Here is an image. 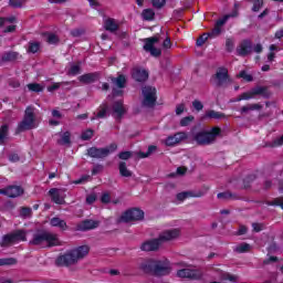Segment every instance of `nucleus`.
Listing matches in <instances>:
<instances>
[{"label": "nucleus", "mask_w": 283, "mask_h": 283, "mask_svg": "<svg viewBox=\"0 0 283 283\" xmlns=\"http://www.w3.org/2000/svg\"><path fill=\"white\" fill-rule=\"evenodd\" d=\"M59 41H61L56 34L54 33H48L46 43L49 45H57Z\"/></svg>", "instance_id": "48"}, {"label": "nucleus", "mask_w": 283, "mask_h": 283, "mask_svg": "<svg viewBox=\"0 0 283 283\" xmlns=\"http://www.w3.org/2000/svg\"><path fill=\"white\" fill-rule=\"evenodd\" d=\"M49 196L55 205H65V198L61 197V190L59 188H51Z\"/></svg>", "instance_id": "20"}, {"label": "nucleus", "mask_w": 283, "mask_h": 283, "mask_svg": "<svg viewBox=\"0 0 283 283\" xmlns=\"http://www.w3.org/2000/svg\"><path fill=\"white\" fill-rule=\"evenodd\" d=\"M0 195L7 196V198H19V196H23V188L21 186H8L0 189Z\"/></svg>", "instance_id": "12"}, {"label": "nucleus", "mask_w": 283, "mask_h": 283, "mask_svg": "<svg viewBox=\"0 0 283 283\" xmlns=\"http://www.w3.org/2000/svg\"><path fill=\"white\" fill-rule=\"evenodd\" d=\"M11 237L13 239V243L18 244V242H27L28 241V232L25 230H15L11 232Z\"/></svg>", "instance_id": "24"}, {"label": "nucleus", "mask_w": 283, "mask_h": 283, "mask_svg": "<svg viewBox=\"0 0 283 283\" xmlns=\"http://www.w3.org/2000/svg\"><path fill=\"white\" fill-rule=\"evenodd\" d=\"M138 269L145 275H153L154 277H165L171 273V265L169 261L144 259L138 264Z\"/></svg>", "instance_id": "1"}, {"label": "nucleus", "mask_w": 283, "mask_h": 283, "mask_svg": "<svg viewBox=\"0 0 283 283\" xmlns=\"http://www.w3.org/2000/svg\"><path fill=\"white\" fill-rule=\"evenodd\" d=\"M108 111H109V106L107 104H102L99 106L98 113L96 114V118H106Z\"/></svg>", "instance_id": "41"}, {"label": "nucleus", "mask_w": 283, "mask_h": 283, "mask_svg": "<svg viewBox=\"0 0 283 283\" xmlns=\"http://www.w3.org/2000/svg\"><path fill=\"white\" fill-rule=\"evenodd\" d=\"M252 94L254 96H262L263 98H271L273 96V93L269 91L268 86H256L252 88Z\"/></svg>", "instance_id": "23"}, {"label": "nucleus", "mask_w": 283, "mask_h": 283, "mask_svg": "<svg viewBox=\"0 0 283 283\" xmlns=\"http://www.w3.org/2000/svg\"><path fill=\"white\" fill-rule=\"evenodd\" d=\"M142 94L144 96L143 104L146 107H154V105H156V101H158V97L156 96V94H157L156 87H154V86H144L142 88Z\"/></svg>", "instance_id": "8"}, {"label": "nucleus", "mask_w": 283, "mask_h": 283, "mask_svg": "<svg viewBox=\"0 0 283 283\" xmlns=\"http://www.w3.org/2000/svg\"><path fill=\"white\" fill-rule=\"evenodd\" d=\"M109 81L113 85L118 87V90H123L127 85V77L124 74H119L117 77L111 76Z\"/></svg>", "instance_id": "25"}, {"label": "nucleus", "mask_w": 283, "mask_h": 283, "mask_svg": "<svg viewBox=\"0 0 283 283\" xmlns=\"http://www.w3.org/2000/svg\"><path fill=\"white\" fill-rule=\"evenodd\" d=\"M148 52L150 53L151 56H155L156 59L163 55V51L156 46H153V49H150Z\"/></svg>", "instance_id": "61"}, {"label": "nucleus", "mask_w": 283, "mask_h": 283, "mask_svg": "<svg viewBox=\"0 0 283 283\" xmlns=\"http://www.w3.org/2000/svg\"><path fill=\"white\" fill-rule=\"evenodd\" d=\"M233 48H235V43L233 42V39L227 38L226 39V50H227V52H233Z\"/></svg>", "instance_id": "58"}, {"label": "nucleus", "mask_w": 283, "mask_h": 283, "mask_svg": "<svg viewBox=\"0 0 283 283\" xmlns=\"http://www.w3.org/2000/svg\"><path fill=\"white\" fill-rule=\"evenodd\" d=\"M101 78L99 72L85 73L78 77L80 83H84L85 85H90V83H96Z\"/></svg>", "instance_id": "16"}, {"label": "nucleus", "mask_w": 283, "mask_h": 283, "mask_svg": "<svg viewBox=\"0 0 283 283\" xmlns=\"http://www.w3.org/2000/svg\"><path fill=\"white\" fill-rule=\"evenodd\" d=\"M178 235H180V230L178 229L166 230L161 234H159L157 239H151L142 243L140 249L143 251H158L163 242L176 240Z\"/></svg>", "instance_id": "3"}, {"label": "nucleus", "mask_w": 283, "mask_h": 283, "mask_svg": "<svg viewBox=\"0 0 283 283\" xmlns=\"http://www.w3.org/2000/svg\"><path fill=\"white\" fill-rule=\"evenodd\" d=\"M142 17L144 21H154V17H156V12H154V9H144L142 12Z\"/></svg>", "instance_id": "35"}, {"label": "nucleus", "mask_w": 283, "mask_h": 283, "mask_svg": "<svg viewBox=\"0 0 283 283\" xmlns=\"http://www.w3.org/2000/svg\"><path fill=\"white\" fill-rule=\"evenodd\" d=\"M69 74L71 76H76V75L81 74V65L80 64H73L69 70Z\"/></svg>", "instance_id": "53"}, {"label": "nucleus", "mask_w": 283, "mask_h": 283, "mask_svg": "<svg viewBox=\"0 0 283 283\" xmlns=\"http://www.w3.org/2000/svg\"><path fill=\"white\" fill-rule=\"evenodd\" d=\"M19 59H23V55L17 51H7L1 56V63H14V61H19Z\"/></svg>", "instance_id": "15"}, {"label": "nucleus", "mask_w": 283, "mask_h": 283, "mask_svg": "<svg viewBox=\"0 0 283 283\" xmlns=\"http://www.w3.org/2000/svg\"><path fill=\"white\" fill-rule=\"evenodd\" d=\"M212 78L217 80V87H222V85L229 83V70L227 67H219Z\"/></svg>", "instance_id": "13"}, {"label": "nucleus", "mask_w": 283, "mask_h": 283, "mask_svg": "<svg viewBox=\"0 0 283 283\" xmlns=\"http://www.w3.org/2000/svg\"><path fill=\"white\" fill-rule=\"evenodd\" d=\"M264 6V0H254L252 6V12H260Z\"/></svg>", "instance_id": "54"}, {"label": "nucleus", "mask_w": 283, "mask_h": 283, "mask_svg": "<svg viewBox=\"0 0 283 283\" xmlns=\"http://www.w3.org/2000/svg\"><path fill=\"white\" fill-rule=\"evenodd\" d=\"M203 275L202 270L181 269L177 271V277L186 280H202Z\"/></svg>", "instance_id": "9"}, {"label": "nucleus", "mask_w": 283, "mask_h": 283, "mask_svg": "<svg viewBox=\"0 0 283 283\" xmlns=\"http://www.w3.org/2000/svg\"><path fill=\"white\" fill-rule=\"evenodd\" d=\"M118 149V145L116 143L111 144L109 146L98 148L96 146H92L86 149V156L88 158H93L94 160H105L109 154H114Z\"/></svg>", "instance_id": "6"}, {"label": "nucleus", "mask_w": 283, "mask_h": 283, "mask_svg": "<svg viewBox=\"0 0 283 283\" xmlns=\"http://www.w3.org/2000/svg\"><path fill=\"white\" fill-rule=\"evenodd\" d=\"M41 50V42H29L28 54H36Z\"/></svg>", "instance_id": "34"}, {"label": "nucleus", "mask_w": 283, "mask_h": 283, "mask_svg": "<svg viewBox=\"0 0 283 283\" xmlns=\"http://www.w3.org/2000/svg\"><path fill=\"white\" fill-rule=\"evenodd\" d=\"M254 109H262V105L260 104H250L241 107V114H247V112H254Z\"/></svg>", "instance_id": "40"}, {"label": "nucleus", "mask_w": 283, "mask_h": 283, "mask_svg": "<svg viewBox=\"0 0 283 283\" xmlns=\"http://www.w3.org/2000/svg\"><path fill=\"white\" fill-rule=\"evenodd\" d=\"M46 244L49 249H52V247H62L63 242H61V239H59V234H54L52 232H46Z\"/></svg>", "instance_id": "22"}, {"label": "nucleus", "mask_w": 283, "mask_h": 283, "mask_svg": "<svg viewBox=\"0 0 283 283\" xmlns=\"http://www.w3.org/2000/svg\"><path fill=\"white\" fill-rule=\"evenodd\" d=\"M132 77L136 83H145L149 78V72H147V70L135 67L132 71Z\"/></svg>", "instance_id": "14"}, {"label": "nucleus", "mask_w": 283, "mask_h": 283, "mask_svg": "<svg viewBox=\"0 0 283 283\" xmlns=\"http://www.w3.org/2000/svg\"><path fill=\"white\" fill-rule=\"evenodd\" d=\"M193 120H195L193 115L182 117L180 119V127H189V125H191V123H193Z\"/></svg>", "instance_id": "46"}, {"label": "nucleus", "mask_w": 283, "mask_h": 283, "mask_svg": "<svg viewBox=\"0 0 283 283\" xmlns=\"http://www.w3.org/2000/svg\"><path fill=\"white\" fill-rule=\"evenodd\" d=\"M192 107H195V109L197 112H202V109H205V105L202 104V102L198 101V99H195L192 102Z\"/></svg>", "instance_id": "62"}, {"label": "nucleus", "mask_w": 283, "mask_h": 283, "mask_svg": "<svg viewBox=\"0 0 283 283\" xmlns=\"http://www.w3.org/2000/svg\"><path fill=\"white\" fill-rule=\"evenodd\" d=\"M156 149H158V146H156V145H150V146H148V149H147L146 153H145V151H139V153H138V157H139V158H149V156H150L151 154H154V151H156Z\"/></svg>", "instance_id": "37"}, {"label": "nucleus", "mask_w": 283, "mask_h": 283, "mask_svg": "<svg viewBox=\"0 0 283 283\" xmlns=\"http://www.w3.org/2000/svg\"><path fill=\"white\" fill-rule=\"evenodd\" d=\"M202 196H205V193L202 191H198V192L182 191V192L177 193L176 199L179 202H185V200H187V198H202Z\"/></svg>", "instance_id": "19"}, {"label": "nucleus", "mask_w": 283, "mask_h": 283, "mask_svg": "<svg viewBox=\"0 0 283 283\" xmlns=\"http://www.w3.org/2000/svg\"><path fill=\"white\" fill-rule=\"evenodd\" d=\"M113 112L116 114V120H120L125 114H127V109H125V105L123 101H116L113 103Z\"/></svg>", "instance_id": "18"}, {"label": "nucleus", "mask_w": 283, "mask_h": 283, "mask_svg": "<svg viewBox=\"0 0 283 283\" xmlns=\"http://www.w3.org/2000/svg\"><path fill=\"white\" fill-rule=\"evenodd\" d=\"M118 158L120 160H129V158H132V151H129V150L120 151L118 154Z\"/></svg>", "instance_id": "60"}, {"label": "nucleus", "mask_w": 283, "mask_h": 283, "mask_svg": "<svg viewBox=\"0 0 283 283\" xmlns=\"http://www.w3.org/2000/svg\"><path fill=\"white\" fill-rule=\"evenodd\" d=\"M220 134H222V128L214 126L210 130H200L196 133L192 137V140H195V143L201 147L213 145V143H216V138H218Z\"/></svg>", "instance_id": "4"}, {"label": "nucleus", "mask_w": 283, "mask_h": 283, "mask_svg": "<svg viewBox=\"0 0 283 283\" xmlns=\"http://www.w3.org/2000/svg\"><path fill=\"white\" fill-rule=\"evenodd\" d=\"M20 216L22 218H30V216H32V208H30V207H22L20 209Z\"/></svg>", "instance_id": "55"}, {"label": "nucleus", "mask_w": 283, "mask_h": 283, "mask_svg": "<svg viewBox=\"0 0 283 283\" xmlns=\"http://www.w3.org/2000/svg\"><path fill=\"white\" fill-rule=\"evenodd\" d=\"M265 205H268V207H280L283 210V198H275L272 201H266Z\"/></svg>", "instance_id": "42"}, {"label": "nucleus", "mask_w": 283, "mask_h": 283, "mask_svg": "<svg viewBox=\"0 0 283 283\" xmlns=\"http://www.w3.org/2000/svg\"><path fill=\"white\" fill-rule=\"evenodd\" d=\"M8 136H10V126H8V124H3L0 126V145H6Z\"/></svg>", "instance_id": "28"}, {"label": "nucleus", "mask_w": 283, "mask_h": 283, "mask_svg": "<svg viewBox=\"0 0 283 283\" xmlns=\"http://www.w3.org/2000/svg\"><path fill=\"white\" fill-rule=\"evenodd\" d=\"M101 202H103V205H109V202H112V197L109 196L108 192H104L102 195Z\"/></svg>", "instance_id": "64"}, {"label": "nucleus", "mask_w": 283, "mask_h": 283, "mask_svg": "<svg viewBox=\"0 0 283 283\" xmlns=\"http://www.w3.org/2000/svg\"><path fill=\"white\" fill-rule=\"evenodd\" d=\"M90 254L88 245H80L75 249L61 254L56 259L57 266H72L78 263V260H83Z\"/></svg>", "instance_id": "2"}, {"label": "nucleus", "mask_w": 283, "mask_h": 283, "mask_svg": "<svg viewBox=\"0 0 283 283\" xmlns=\"http://www.w3.org/2000/svg\"><path fill=\"white\" fill-rule=\"evenodd\" d=\"M50 224L52 227H57V229H61L62 231H67V222H65V220H63L59 217H53L50 220Z\"/></svg>", "instance_id": "26"}, {"label": "nucleus", "mask_w": 283, "mask_h": 283, "mask_svg": "<svg viewBox=\"0 0 283 283\" xmlns=\"http://www.w3.org/2000/svg\"><path fill=\"white\" fill-rule=\"evenodd\" d=\"M210 36L208 33H203L201 34L198 39H197V42H196V45L197 48H202V45L205 43H207V41H209Z\"/></svg>", "instance_id": "49"}, {"label": "nucleus", "mask_w": 283, "mask_h": 283, "mask_svg": "<svg viewBox=\"0 0 283 283\" xmlns=\"http://www.w3.org/2000/svg\"><path fill=\"white\" fill-rule=\"evenodd\" d=\"M60 145H71L72 144V134L70 132H64L62 134L61 140L59 142Z\"/></svg>", "instance_id": "39"}, {"label": "nucleus", "mask_w": 283, "mask_h": 283, "mask_svg": "<svg viewBox=\"0 0 283 283\" xmlns=\"http://www.w3.org/2000/svg\"><path fill=\"white\" fill-rule=\"evenodd\" d=\"M98 221L94 220H84L77 224V231H92V229H97Z\"/></svg>", "instance_id": "21"}, {"label": "nucleus", "mask_w": 283, "mask_h": 283, "mask_svg": "<svg viewBox=\"0 0 283 283\" xmlns=\"http://www.w3.org/2000/svg\"><path fill=\"white\" fill-rule=\"evenodd\" d=\"M29 92H35L36 94L43 92L45 87L39 83H30L27 85Z\"/></svg>", "instance_id": "36"}, {"label": "nucleus", "mask_w": 283, "mask_h": 283, "mask_svg": "<svg viewBox=\"0 0 283 283\" xmlns=\"http://www.w3.org/2000/svg\"><path fill=\"white\" fill-rule=\"evenodd\" d=\"M217 198L219 200H240V195L231 192V191H224V192H219L217 195Z\"/></svg>", "instance_id": "27"}, {"label": "nucleus", "mask_w": 283, "mask_h": 283, "mask_svg": "<svg viewBox=\"0 0 283 283\" xmlns=\"http://www.w3.org/2000/svg\"><path fill=\"white\" fill-rule=\"evenodd\" d=\"M226 116L224 113L211 109L205 114L203 118H214L216 120H220V118H224Z\"/></svg>", "instance_id": "32"}, {"label": "nucleus", "mask_w": 283, "mask_h": 283, "mask_svg": "<svg viewBox=\"0 0 283 283\" xmlns=\"http://www.w3.org/2000/svg\"><path fill=\"white\" fill-rule=\"evenodd\" d=\"M61 85H72V82H55L51 86H48V92H55V90H60Z\"/></svg>", "instance_id": "43"}, {"label": "nucleus", "mask_w": 283, "mask_h": 283, "mask_svg": "<svg viewBox=\"0 0 283 283\" xmlns=\"http://www.w3.org/2000/svg\"><path fill=\"white\" fill-rule=\"evenodd\" d=\"M120 222H140L145 220V211L140 210V208H130L122 213L119 218Z\"/></svg>", "instance_id": "7"}, {"label": "nucleus", "mask_w": 283, "mask_h": 283, "mask_svg": "<svg viewBox=\"0 0 283 283\" xmlns=\"http://www.w3.org/2000/svg\"><path fill=\"white\" fill-rule=\"evenodd\" d=\"M182 140H187V133L179 132L175 135H169L164 140V144L166 145V147H176V145H179V143H182Z\"/></svg>", "instance_id": "11"}, {"label": "nucleus", "mask_w": 283, "mask_h": 283, "mask_svg": "<svg viewBox=\"0 0 283 283\" xmlns=\"http://www.w3.org/2000/svg\"><path fill=\"white\" fill-rule=\"evenodd\" d=\"M153 8H157V10H160L161 8H165L167 4V0H151Z\"/></svg>", "instance_id": "56"}, {"label": "nucleus", "mask_w": 283, "mask_h": 283, "mask_svg": "<svg viewBox=\"0 0 283 283\" xmlns=\"http://www.w3.org/2000/svg\"><path fill=\"white\" fill-rule=\"evenodd\" d=\"M118 169H119V176H122V178H132L133 172L132 170L127 169V163L119 161Z\"/></svg>", "instance_id": "30"}, {"label": "nucleus", "mask_w": 283, "mask_h": 283, "mask_svg": "<svg viewBox=\"0 0 283 283\" xmlns=\"http://www.w3.org/2000/svg\"><path fill=\"white\" fill-rule=\"evenodd\" d=\"M238 78H243L244 81H247L248 83L253 82V75L248 74L247 71H241L238 75Z\"/></svg>", "instance_id": "52"}, {"label": "nucleus", "mask_w": 283, "mask_h": 283, "mask_svg": "<svg viewBox=\"0 0 283 283\" xmlns=\"http://www.w3.org/2000/svg\"><path fill=\"white\" fill-rule=\"evenodd\" d=\"M28 0H9V6L11 8H23V3Z\"/></svg>", "instance_id": "57"}, {"label": "nucleus", "mask_w": 283, "mask_h": 283, "mask_svg": "<svg viewBox=\"0 0 283 283\" xmlns=\"http://www.w3.org/2000/svg\"><path fill=\"white\" fill-rule=\"evenodd\" d=\"M36 115H34V108L28 106L24 111L22 120L15 128V134H23V132H30V129H36Z\"/></svg>", "instance_id": "5"}, {"label": "nucleus", "mask_w": 283, "mask_h": 283, "mask_svg": "<svg viewBox=\"0 0 283 283\" xmlns=\"http://www.w3.org/2000/svg\"><path fill=\"white\" fill-rule=\"evenodd\" d=\"M158 41H160V39L158 36H151V38L144 39L145 52H149L153 48H155L154 45H156V43H158Z\"/></svg>", "instance_id": "29"}, {"label": "nucleus", "mask_w": 283, "mask_h": 283, "mask_svg": "<svg viewBox=\"0 0 283 283\" xmlns=\"http://www.w3.org/2000/svg\"><path fill=\"white\" fill-rule=\"evenodd\" d=\"M251 250V244L249 243H241L239 247H237L235 251L237 253H247Z\"/></svg>", "instance_id": "51"}, {"label": "nucleus", "mask_w": 283, "mask_h": 283, "mask_svg": "<svg viewBox=\"0 0 283 283\" xmlns=\"http://www.w3.org/2000/svg\"><path fill=\"white\" fill-rule=\"evenodd\" d=\"M221 280L229 281V282H237L238 276L229 274L227 272L221 273Z\"/></svg>", "instance_id": "59"}, {"label": "nucleus", "mask_w": 283, "mask_h": 283, "mask_svg": "<svg viewBox=\"0 0 283 283\" xmlns=\"http://www.w3.org/2000/svg\"><path fill=\"white\" fill-rule=\"evenodd\" d=\"M93 137H94V129L87 128L82 133L81 140H92Z\"/></svg>", "instance_id": "44"}, {"label": "nucleus", "mask_w": 283, "mask_h": 283, "mask_svg": "<svg viewBox=\"0 0 283 283\" xmlns=\"http://www.w3.org/2000/svg\"><path fill=\"white\" fill-rule=\"evenodd\" d=\"M282 145H283V135L272 140L270 147H282Z\"/></svg>", "instance_id": "63"}, {"label": "nucleus", "mask_w": 283, "mask_h": 283, "mask_svg": "<svg viewBox=\"0 0 283 283\" xmlns=\"http://www.w3.org/2000/svg\"><path fill=\"white\" fill-rule=\"evenodd\" d=\"M255 96L253 95V88L249 92H244L242 93L238 98L237 101L240 102V101H251V98H254Z\"/></svg>", "instance_id": "47"}, {"label": "nucleus", "mask_w": 283, "mask_h": 283, "mask_svg": "<svg viewBox=\"0 0 283 283\" xmlns=\"http://www.w3.org/2000/svg\"><path fill=\"white\" fill-rule=\"evenodd\" d=\"M255 180V175H248L243 179V189H249L251 187V182Z\"/></svg>", "instance_id": "50"}, {"label": "nucleus", "mask_w": 283, "mask_h": 283, "mask_svg": "<svg viewBox=\"0 0 283 283\" xmlns=\"http://www.w3.org/2000/svg\"><path fill=\"white\" fill-rule=\"evenodd\" d=\"M14 264H17V259L14 258L0 259V266H12Z\"/></svg>", "instance_id": "45"}, {"label": "nucleus", "mask_w": 283, "mask_h": 283, "mask_svg": "<svg viewBox=\"0 0 283 283\" xmlns=\"http://www.w3.org/2000/svg\"><path fill=\"white\" fill-rule=\"evenodd\" d=\"M46 238H48V231L40 230L33 234V238L29 242V244H32L33 247H41L42 242H46Z\"/></svg>", "instance_id": "17"}, {"label": "nucleus", "mask_w": 283, "mask_h": 283, "mask_svg": "<svg viewBox=\"0 0 283 283\" xmlns=\"http://www.w3.org/2000/svg\"><path fill=\"white\" fill-rule=\"evenodd\" d=\"M104 28H105V30H107V32H116L118 30V25H117L116 21L112 18H109L105 21Z\"/></svg>", "instance_id": "31"}, {"label": "nucleus", "mask_w": 283, "mask_h": 283, "mask_svg": "<svg viewBox=\"0 0 283 283\" xmlns=\"http://www.w3.org/2000/svg\"><path fill=\"white\" fill-rule=\"evenodd\" d=\"M156 149H158V146H156V145H150V146H148V149H147L146 153H145V151H139V153H138V157H139V158H149V156H150L151 154H154V151H156Z\"/></svg>", "instance_id": "38"}, {"label": "nucleus", "mask_w": 283, "mask_h": 283, "mask_svg": "<svg viewBox=\"0 0 283 283\" xmlns=\"http://www.w3.org/2000/svg\"><path fill=\"white\" fill-rule=\"evenodd\" d=\"M253 52V42L250 39H244L237 48L238 56H249Z\"/></svg>", "instance_id": "10"}, {"label": "nucleus", "mask_w": 283, "mask_h": 283, "mask_svg": "<svg viewBox=\"0 0 283 283\" xmlns=\"http://www.w3.org/2000/svg\"><path fill=\"white\" fill-rule=\"evenodd\" d=\"M14 244V240L12 239V233L4 234L0 241V247H10Z\"/></svg>", "instance_id": "33"}]
</instances>
